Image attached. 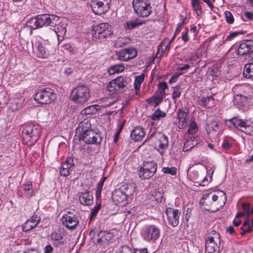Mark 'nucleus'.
<instances>
[{
  "instance_id": "obj_1",
  "label": "nucleus",
  "mask_w": 253,
  "mask_h": 253,
  "mask_svg": "<svg viewBox=\"0 0 253 253\" xmlns=\"http://www.w3.org/2000/svg\"><path fill=\"white\" fill-rule=\"evenodd\" d=\"M77 130L81 135V139L87 144H99L101 142L100 134L91 129V124L88 119L80 123Z\"/></svg>"
},
{
  "instance_id": "obj_2",
  "label": "nucleus",
  "mask_w": 253,
  "mask_h": 253,
  "mask_svg": "<svg viewBox=\"0 0 253 253\" xmlns=\"http://www.w3.org/2000/svg\"><path fill=\"white\" fill-rule=\"evenodd\" d=\"M41 132V126L38 124L25 125L22 131L23 141L29 145H33L39 140Z\"/></svg>"
},
{
  "instance_id": "obj_3",
  "label": "nucleus",
  "mask_w": 253,
  "mask_h": 253,
  "mask_svg": "<svg viewBox=\"0 0 253 253\" xmlns=\"http://www.w3.org/2000/svg\"><path fill=\"white\" fill-rule=\"evenodd\" d=\"M90 97L88 87L83 84H79L72 91L71 100L77 103L82 104L86 102Z\"/></svg>"
},
{
  "instance_id": "obj_4",
  "label": "nucleus",
  "mask_w": 253,
  "mask_h": 253,
  "mask_svg": "<svg viewBox=\"0 0 253 253\" xmlns=\"http://www.w3.org/2000/svg\"><path fill=\"white\" fill-rule=\"evenodd\" d=\"M56 97L54 89L50 87H43L39 89L35 94L34 99L39 104H48Z\"/></svg>"
},
{
  "instance_id": "obj_5",
  "label": "nucleus",
  "mask_w": 253,
  "mask_h": 253,
  "mask_svg": "<svg viewBox=\"0 0 253 253\" xmlns=\"http://www.w3.org/2000/svg\"><path fill=\"white\" fill-rule=\"evenodd\" d=\"M132 5L135 13L140 17H147L152 13L150 0H133Z\"/></svg>"
},
{
  "instance_id": "obj_6",
  "label": "nucleus",
  "mask_w": 253,
  "mask_h": 253,
  "mask_svg": "<svg viewBox=\"0 0 253 253\" xmlns=\"http://www.w3.org/2000/svg\"><path fill=\"white\" fill-rule=\"evenodd\" d=\"M130 79L126 76H121L112 80L107 85V89L112 94L122 91L130 82Z\"/></svg>"
},
{
  "instance_id": "obj_7",
  "label": "nucleus",
  "mask_w": 253,
  "mask_h": 253,
  "mask_svg": "<svg viewBox=\"0 0 253 253\" xmlns=\"http://www.w3.org/2000/svg\"><path fill=\"white\" fill-rule=\"evenodd\" d=\"M157 169V164L154 161L144 162L140 168L139 176L142 179H149L156 172Z\"/></svg>"
},
{
  "instance_id": "obj_8",
  "label": "nucleus",
  "mask_w": 253,
  "mask_h": 253,
  "mask_svg": "<svg viewBox=\"0 0 253 253\" xmlns=\"http://www.w3.org/2000/svg\"><path fill=\"white\" fill-rule=\"evenodd\" d=\"M111 3V0H91L90 6L94 14L102 15L109 10Z\"/></svg>"
},
{
  "instance_id": "obj_9",
  "label": "nucleus",
  "mask_w": 253,
  "mask_h": 253,
  "mask_svg": "<svg viewBox=\"0 0 253 253\" xmlns=\"http://www.w3.org/2000/svg\"><path fill=\"white\" fill-rule=\"evenodd\" d=\"M230 122L236 128L247 134H250L253 131L251 119H242L239 117H236L230 120Z\"/></svg>"
},
{
  "instance_id": "obj_10",
  "label": "nucleus",
  "mask_w": 253,
  "mask_h": 253,
  "mask_svg": "<svg viewBox=\"0 0 253 253\" xmlns=\"http://www.w3.org/2000/svg\"><path fill=\"white\" fill-rule=\"evenodd\" d=\"M160 229L154 225L146 226L144 229L143 232L144 239L148 242H155L160 237Z\"/></svg>"
},
{
  "instance_id": "obj_11",
  "label": "nucleus",
  "mask_w": 253,
  "mask_h": 253,
  "mask_svg": "<svg viewBox=\"0 0 253 253\" xmlns=\"http://www.w3.org/2000/svg\"><path fill=\"white\" fill-rule=\"evenodd\" d=\"M168 223L171 226L176 227L179 224L180 211L178 210L171 208L166 209Z\"/></svg>"
},
{
  "instance_id": "obj_12",
  "label": "nucleus",
  "mask_w": 253,
  "mask_h": 253,
  "mask_svg": "<svg viewBox=\"0 0 253 253\" xmlns=\"http://www.w3.org/2000/svg\"><path fill=\"white\" fill-rule=\"evenodd\" d=\"M218 197H220V198L221 199L223 198V200L222 204L220 205L219 207H215L213 208L207 209V211L214 212L218 211L219 208H221L224 205L226 201V194L225 193L222 191H218L213 193H207V199H208V200L210 201L211 199H212L213 201L215 202L217 200Z\"/></svg>"
},
{
  "instance_id": "obj_13",
  "label": "nucleus",
  "mask_w": 253,
  "mask_h": 253,
  "mask_svg": "<svg viewBox=\"0 0 253 253\" xmlns=\"http://www.w3.org/2000/svg\"><path fill=\"white\" fill-rule=\"evenodd\" d=\"M61 220L63 224L71 230L76 229L79 222L78 217L71 213L63 215Z\"/></svg>"
},
{
  "instance_id": "obj_14",
  "label": "nucleus",
  "mask_w": 253,
  "mask_h": 253,
  "mask_svg": "<svg viewBox=\"0 0 253 253\" xmlns=\"http://www.w3.org/2000/svg\"><path fill=\"white\" fill-rule=\"evenodd\" d=\"M137 51L134 48H125L116 52L118 59L122 61H126L137 56Z\"/></svg>"
},
{
  "instance_id": "obj_15",
  "label": "nucleus",
  "mask_w": 253,
  "mask_h": 253,
  "mask_svg": "<svg viewBox=\"0 0 253 253\" xmlns=\"http://www.w3.org/2000/svg\"><path fill=\"white\" fill-rule=\"evenodd\" d=\"M125 195L120 188L115 190L112 195V200L115 204H121V206H123L127 204L128 200Z\"/></svg>"
},
{
  "instance_id": "obj_16",
  "label": "nucleus",
  "mask_w": 253,
  "mask_h": 253,
  "mask_svg": "<svg viewBox=\"0 0 253 253\" xmlns=\"http://www.w3.org/2000/svg\"><path fill=\"white\" fill-rule=\"evenodd\" d=\"M40 222V217L38 215H34L30 219L27 220L22 225V230L28 232L37 226Z\"/></svg>"
},
{
  "instance_id": "obj_17",
  "label": "nucleus",
  "mask_w": 253,
  "mask_h": 253,
  "mask_svg": "<svg viewBox=\"0 0 253 253\" xmlns=\"http://www.w3.org/2000/svg\"><path fill=\"white\" fill-rule=\"evenodd\" d=\"M73 161V158L72 157H68L66 159L60 169V173L61 175L67 176L70 174L71 169L74 166Z\"/></svg>"
},
{
  "instance_id": "obj_18",
  "label": "nucleus",
  "mask_w": 253,
  "mask_h": 253,
  "mask_svg": "<svg viewBox=\"0 0 253 253\" xmlns=\"http://www.w3.org/2000/svg\"><path fill=\"white\" fill-rule=\"evenodd\" d=\"M109 25L107 23H102L99 25L93 26L92 31V40L97 41L100 38V35L106 29L107 27H109Z\"/></svg>"
},
{
  "instance_id": "obj_19",
  "label": "nucleus",
  "mask_w": 253,
  "mask_h": 253,
  "mask_svg": "<svg viewBox=\"0 0 253 253\" xmlns=\"http://www.w3.org/2000/svg\"><path fill=\"white\" fill-rule=\"evenodd\" d=\"M221 65L220 64H216L214 65L212 67H208V70L207 71V81L210 80V81H213L214 77H218L221 73Z\"/></svg>"
},
{
  "instance_id": "obj_20",
  "label": "nucleus",
  "mask_w": 253,
  "mask_h": 253,
  "mask_svg": "<svg viewBox=\"0 0 253 253\" xmlns=\"http://www.w3.org/2000/svg\"><path fill=\"white\" fill-rule=\"evenodd\" d=\"M253 47V41L250 40L243 41L241 42L238 47L237 53L238 54L244 55L250 51Z\"/></svg>"
},
{
  "instance_id": "obj_21",
  "label": "nucleus",
  "mask_w": 253,
  "mask_h": 253,
  "mask_svg": "<svg viewBox=\"0 0 253 253\" xmlns=\"http://www.w3.org/2000/svg\"><path fill=\"white\" fill-rule=\"evenodd\" d=\"M79 199L81 204L89 206L92 204L93 197L90 192L85 191L80 194Z\"/></svg>"
},
{
  "instance_id": "obj_22",
  "label": "nucleus",
  "mask_w": 253,
  "mask_h": 253,
  "mask_svg": "<svg viewBox=\"0 0 253 253\" xmlns=\"http://www.w3.org/2000/svg\"><path fill=\"white\" fill-rule=\"evenodd\" d=\"M98 236L97 243L102 244L103 243L108 244L114 237L112 233L106 231H100L98 233Z\"/></svg>"
},
{
  "instance_id": "obj_23",
  "label": "nucleus",
  "mask_w": 253,
  "mask_h": 253,
  "mask_svg": "<svg viewBox=\"0 0 253 253\" xmlns=\"http://www.w3.org/2000/svg\"><path fill=\"white\" fill-rule=\"evenodd\" d=\"M145 135V131L143 128L137 126L131 131L130 136L135 141L141 140Z\"/></svg>"
},
{
  "instance_id": "obj_24",
  "label": "nucleus",
  "mask_w": 253,
  "mask_h": 253,
  "mask_svg": "<svg viewBox=\"0 0 253 253\" xmlns=\"http://www.w3.org/2000/svg\"><path fill=\"white\" fill-rule=\"evenodd\" d=\"M188 119V112H177V120L178 121V127L180 129H182L187 126Z\"/></svg>"
},
{
  "instance_id": "obj_25",
  "label": "nucleus",
  "mask_w": 253,
  "mask_h": 253,
  "mask_svg": "<svg viewBox=\"0 0 253 253\" xmlns=\"http://www.w3.org/2000/svg\"><path fill=\"white\" fill-rule=\"evenodd\" d=\"M128 200H131L135 191V186L132 184H125L119 188Z\"/></svg>"
},
{
  "instance_id": "obj_26",
  "label": "nucleus",
  "mask_w": 253,
  "mask_h": 253,
  "mask_svg": "<svg viewBox=\"0 0 253 253\" xmlns=\"http://www.w3.org/2000/svg\"><path fill=\"white\" fill-rule=\"evenodd\" d=\"M247 97L241 94H237L234 96L233 104L237 108L240 109L247 104Z\"/></svg>"
},
{
  "instance_id": "obj_27",
  "label": "nucleus",
  "mask_w": 253,
  "mask_h": 253,
  "mask_svg": "<svg viewBox=\"0 0 253 253\" xmlns=\"http://www.w3.org/2000/svg\"><path fill=\"white\" fill-rule=\"evenodd\" d=\"M36 45L37 48V55L38 57L42 58H47L49 56V52L41 42H36Z\"/></svg>"
},
{
  "instance_id": "obj_28",
  "label": "nucleus",
  "mask_w": 253,
  "mask_h": 253,
  "mask_svg": "<svg viewBox=\"0 0 253 253\" xmlns=\"http://www.w3.org/2000/svg\"><path fill=\"white\" fill-rule=\"evenodd\" d=\"M57 35L58 40H59V37L63 38L66 33V25L62 22L60 19L59 20V23L52 30Z\"/></svg>"
},
{
  "instance_id": "obj_29",
  "label": "nucleus",
  "mask_w": 253,
  "mask_h": 253,
  "mask_svg": "<svg viewBox=\"0 0 253 253\" xmlns=\"http://www.w3.org/2000/svg\"><path fill=\"white\" fill-rule=\"evenodd\" d=\"M158 145V151L162 155L164 153V150L168 147V138L165 135H161L159 138Z\"/></svg>"
},
{
  "instance_id": "obj_30",
  "label": "nucleus",
  "mask_w": 253,
  "mask_h": 253,
  "mask_svg": "<svg viewBox=\"0 0 253 253\" xmlns=\"http://www.w3.org/2000/svg\"><path fill=\"white\" fill-rule=\"evenodd\" d=\"M243 74L247 78H250L253 76V58L249 63L245 65Z\"/></svg>"
},
{
  "instance_id": "obj_31",
  "label": "nucleus",
  "mask_w": 253,
  "mask_h": 253,
  "mask_svg": "<svg viewBox=\"0 0 253 253\" xmlns=\"http://www.w3.org/2000/svg\"><path fill=\"white\" fill-rule=\"evenodd\" d=\"M60 17L53 15L48 14L47 25V26L50 27L52 30L54 27L59 23Z\"/></svg>"
},
{
  "instance_id": "obj_32",
  "label": "nucleus",
  "mask_w": 253,
  "mask_h": 253,
  "mask_svg": "<svg viewBox=\"0 0 253 253\" xmlns=\"http://www.w3.org/2000/svg\"><path fill=\"white\" fill-rule=\"evenodd\" d=\"M27 27L29 28L31 31L33 30L41 28L38 16H37L28 20L27 23Z\"/></svg>"
},
{
  "instance_id": "obj_33",
  "label": "nucleus",
  "mask_w": 253,
  "mask_h": 253,
  "mask_svg": "<svg viewBox=\"0 0 253 253\" xmlns=\"http://www.w3.org/2000/svg\"><path fill=\"white\" fill-rule=\"evenodd\" d=\"M24 191V194L28 198L31 197L33 195V189L31 182H28L22 185Z\"/></svg>"
},
{
  "instance_id": "obj_34",
  "label": "nucleus",
  "mask_w": 253,
  "mask_h": 253,
  "mask_svg": "<svg viewBox=\"0 0 253 253\" xmlns=\"http://www.w3.org/2000/svg\"><path fill=\"white\" fill-rule=\"evenodd\" d=\"M163 99V98H161L160 99V96L155 92L154 95L147 99V101L150 105L156 107L160 102H161Z\"/></svg>"
},
{
  "instance_id": "obj_35",
  "label": "nucleus",
  "mask_w": 253,
  "mask_h": 253,
  "mask_svg": "<svg viewBox=\"0 0 253 253\" xmlns=\"http://www.w3.org/2000/svg\"><path fill=\"white\" fill-rule=\"evenodd\" d=\"M125 70V66L122 64H116L111 67L108 72L110 75H114L123 72Z\"/></svg>"
},
{
  "instance_id": "obj_36",
  "label": "nucleus",
  "mask_w": 253,
  "mask_h": 253,
  "mask_svg": "<svg viewBox=\"0 0 253 253\" xmlns=\"http://www.w3.org/2000/svg\"><path fill=\"white\" fill-rule=\"evenodd\" d=\"M168 84L165 82H161L159 83L158 84V87L159 89V91L156 92L157 94H158L160 96L161 98H164L165 96V90L166 88H168Z\"/></svg>"
},
{
  "instance_id": "obj_37",
  "label": "nucleus",
  "mask_w": 253,
  "mask_h": 253,
  "mask_svg": "<svg viewBox=\"0 0 253 253\" xmlns=\"http://www.w3.org/2000/svg\"><path fill=\"white\" fill-rule=\"evenodd\" d=\"M152 200H155L157 203H162L164 200L163 193L159 191L154 192L150 198Z\"/></svg>"
},
{
  "instance_id": "obj_38",
  "label": "nucleus",
  "mask_w": 253,
  "mask_h": 253,
  "mask_svg": "<svg viewBox=\"0 0 253 253\" xmlns=\"http://www.w3.org/2000/svg\"><path fill=\"white\" fill-rule=\"evenodd\" d=\"M218 247L214 242H211V243L207 244V252L208 253H218Z\"/></svg>"
},
{
  "instance_id": "obj_39",
  "label": "nucleus",
  "mask_w": 253,
  "mask_h": 253,
  "mask_svg": "<svg viewBox=\"0 0 253 253\" xmlns=\"http://www.w3.org/2000/svg\"><path fill=\"white\" fill-rule=\"evenodd\" d=\"M192 6L193 9L196 12L198 16L202 14L201 7L200 5L199 0H191Z\"/></svg>"
},
{
  "instance_id": "obj_40",
  "label": "nucleus",
  "mask_w": 253,
  "mask_h": 253,
  "mask_svg": "<svg viewBox=\"0 0 253 253\" xmlns=\"http://www.w3.org/2000/svg\"><path fill=\"white\" fill-rule=\"evenodd\" d=\"M38 16L39 18L40 27L42 28L44 26L47 27L48 21V14H41L38 15Z\"/></svg>"
},
{
  "instance_id": "obj_41",
  "label": "nucleus",
  "mask_w": 253,
  "mask_h": 253,
  "mask_svg": "<svg viewBox=\"0 0 253 253\" xmlns=\"http://www.w3.org/2000/svg\"><path fill=\"white\" fill-rule=\"evenodd\" d=\"M195 144H196V143L194 142V141L192 139V137L190 139L187 140V141L184 143L183 146V151H188L193 148Z\"/></svg>"
},
{
  "instance_id": "obj_42",
  "label": "nucleus",
  "mask_w": 253,
  "mask_h": 253,
  "mask_svg": "<svg viewBox=\"0 0 253 253\" xmlns=\"http://www.w3.org/2000/svg\"><path fill=\"white\" fill-rule=\"evenodd\" d=\"M143 23V22H139V20H135L134 21L127 22L126 23V26L128 29L131 30L142 25Z\"/></svg>"
},
{
  "instance_id": "obj_43",
  "label": "nucleus",
  "mask_w": 253,
  "mask_h": 253,
  "mask_svg": "<svg viewBox=\"0 0 253 253\" xmlns=\"http://www.w3.org/2000/svg\"><path fill=\"white\" fill-rule=\"evenodd\" d=\"M181 88L180 85H176L173 87V92L172 93V97L173 99H176L181 95Z\"/></svg>"
},
{
  "instance_id": "obj_44",
  "label": "nucleus",
  "mask_w": 253,
  "mask_h": 253,
  "mask_svg": "<svg viewBox=\"0 0 253 253\" xmlns=\"http://www.w3.org/2000/svg\"><path fill=\"white\" fill-rule=\"evenodd\" d=\"M162 171L166 174L175 175L177 172V169L175 167H164L162 169Z\"/></svg>"
},
{
  "instance_id": "obj_45",
  "label": "nucleus",
  "mask_w": 253,
  "mask_h": 253,
  "mask_svg": "<svg viewBox=\"0 0 253 253\" xmlns=\"http://www.w3.org/2000/svg\"><path fill=\"white\" fill-rule=\"evenodd\" d=\"M144 77L145 75L143 73L137 76L135 79L134 86H136L137 88L139 86L140 87L141 84L144 81Z\"/></svg>"
},
{
  "instance_id": "obj_46",
  "label": "nucleus",
  "mask_w": 253,
  "mask_h": 253,
  "mask_svg": "<svg viewBox=\"0 0 253 253\" xmlns=\"http://www.w3.org/2000/svg\"><path fill=\"white\" fill-rule=\"evenodd\" d=\"M112 33L113 32L111 30V26L109 25V27L106 28V29L105 30L103 33H102V35H100V38H99L98 40H104L105 39L110 36Z\"/></svg>"
},
{
  "instance_id": "obj_47",
  "label": "nucleus",
  "mask_w": 253,
  "mask_h": 253,
  "mask_svg": "<svg viewBox=\"0 0 253 253\" xmlns=\"http://www.w3.org/2000/svg\"><path fill=\"white\" fill-rule=\"evenodd\" d=\"M50 237L51 240L54 241L61 240L63 239V236L62 235L61 233L59 231L53 232L50 234Z\"/></svg>"
},
{
  "instance_id": "obj_48",
  "label": "nucleus",
  "mask_w": 253,
  "mask_h": 253,
  "mask_svg": "<svg viewBox=\"0 0 253 253\" xmlns=\"http://www.w3.org/2000/svg\"><path fill=\"white\" fill-rule=\"evenodd\" d=\"M198 130L197 124L195 121H191V122L189 126L188 132L190 134H194Z\"/></svg>"
},
{
  "instance_id": "obj_49",
  "label": "nucleus",
  "mask_w": 253,
  "mask_h": 253,
  "mask_svg": "<svg viewBox=\"0 0 253 253\" xmlns=\"http://www.w3.org/2000/svg\"><path fill=\"white\" fill-rule=\"evenodd\" d=\"M165 116L166 113L164 112H154L152 116V119L154 121H157Z\"/></svg>"
},
{
  "instance_id": "obj_50",
  "label": "nucleus",
  "mask_w": 253,
  "mask_h": 253,
  "mask_svg": "<svg viewBox=\"0 0 253 253\" xmlns=\"http://www.w3.org/2000/svg\"><path fill=\"white\" fill-rule=\"evenodd\" d=\"M106 178L103 177L98 183L96 190V195L100 196L104 185V181Z\"/></svg>"
},
{
  "instance_id": "obj_51",
  "label": "nucleus",
  "mask_w": 253,
  "mask_h": 253,
  "mask_svg": "<svg viewBox=\"0 0 253 253\" xmlns=\"http://www.w3.org/2000/svg\"><path fill=\"white\" fill-rule=\"evenodd\" d=\"M246 33V32L242 30L239 32H234L229 34L227 37L226 41H230L238 35H243Z\"/></svg>"
},
{
  "instance_id": "obj_52",
  "label": "nucleus",
  "mask_w": 253,
  "mask_h": 253,
  "mask_svg": "<svg viewBox=\"0 0 253 253\" xmlns=\"http://www.w3.org/2000/svg\"><path fill=\"white\" fill-rule=\"evenodd\" d=\"M224 14L227 22L229 24L233 23L234 22V19L231 12L229 11H226Z\"/></svg>"
},
{
  "instance_id": "obj_53",
  "label": "nucleus",
  "mask_w": 253,
  "mask_h": 253,
  "mask_svg": "<svg viewBox=\"0 0 253 253\" xmlns=\"http://www.w3.org/2000/svg\"><path fill=\"white\" fill-rule=\"evenodd\" d=\"M101 209V205L98 204L96 206H95L93 209L92 210V211L90 214V219H93L94 218L97 214L98 213L99 211Z\"/></svg>"
},
{
  "instance_id": "obj_54",
  "label": "nucleus",
  "mask_w": 253,
  "mask_h": 253,
  "mask_svg": "<svg viewBox=\"0 0 253 253\" xmlns=\"http://www.w3.org/2000/svg\"><path fill=\"white\" fill-rule=\"evenodd\" d=\"M139 208L137 207H134L130 209L129 210H127L126 211V215L128 216L130 215L131 216H135L138 213V210Z\"/></svg>"
},
{
  "instance_id": "obj_55",
  "label": "nucleus",
  "mask_w": 253,
  "mask_h": 253,
  "mask_svg": "<svg viewBox=\"0 0 253 253\" xmlns=\"http://www.w3.org/2000/svg\"><path fill=\"white\" fill-rule=\"evenodd\" d=\"M118 253H132V251L128 246L124 245L121 247Z\"/></svg>"
},
{
  "instance_id": "obj_56",
  "label": "nucleus",
  "mask_w": 253,
  "mask_h": 253,
  "mask_svg": "<svg viewBox=\"0 0 253 253\" xmlns=\"http://www.w3.org/2000/svg\"><path fill=\"white\" fill-rule=\"evenodd\" d=\"M62 47L63 50L66 51H68L72 54H74L75 50L74 48L69 43H66L63 45Z\"/></svg>"
},
{
  "instance_id": "obj_57",
  "label": "nucleus",
  "mask_w": 253,
  "mask_h": 253,
  "mask_svg": "<svg viewBox=\"0 0 253 253\" xmlns=\"http://www.w3.org/2000/svg\"><path fill=\"white\" fill-rule=\"evenodd\" d=\"M124 123L122 124L120 126L119 129L116 132L114 137V140H113L114 142H115V143L117 142V141L118 140L119 136L120 133L124 127Z\"/></svg>"
},
{
  "instance_id": "obj_58",
  "label": "nucleus",
  "mask_w": 253,
  "mask_h": 253,
  "mask_svg": "<svg viewBox=\"0 0 253 253\" xmlns=\"http://www.w3.org/2000/svg\"><path fill=\"white\" fill-rule=\"evenodd\" d=\"M214 105V101L213 97L211 96L207 97V108H210Z\"/></svg>"
},
{
  "instance_id": "obj_59",
  "label": "nucleus",
  "mask_w": 253,
  "mask_h": 253,
  "mask_svg": "<svg viewBox=\"0 0 253 253\" xmlns=\"http://www.w3.org/2000/svg\"><path fill=\"white\" fill-rule=\"evenodd\" d=\"M87 109H89L90 111H99L101 110V108L100 106L98 105H93L86 107L82 111H86Z\"/></svg>"
},
{
  "instance_id": "obj_60",
  "label": "nucleus",
  "mask_w": 253,
  "mask_h": 253,
  "mask_svg": "<svg viewBox=\"0 0 253 253\" xmlns=\"http://www.w3.org/2000/svg\"><path fill=\"white\" fill-rule=\"evenodd\" d=\"M242 207L245 213L249 215L250 214L251 210L250 205L249 203H243L242 204Z\"/></svg>"
},
{
  "instance_id": "obj_61",
  "label": "nucleus",
  "mask_w": 253,
  "mask_h": 253,
  "mask_svg": "<svg viewBox=\"0 0 253 253\" xmlns=\"http://www.w3.org/2000/svg\"><path fill=\"white\" fill-rule=\"evenodd\" d=\"M207 174L209 175L210 177V182H211L212 179V175L215 170L214 167H211L210 169L207 168Z\"/></svg>"
},
{
  "instance_id": "obj_62",
  "label": "nucleus",
  "mask_w": 253,
  "mask_h": 253,
  "mask_svg": "<svg viewBox=\"0 0 253 253\" xmlns=\"http://www.w3.org/2000/svg\"><path fill=\"white\" fill-rule=\"evenodd\" d=\"M53 248L51 245H48L43 249L44 253H52Z\"/></svg>"
},
{
  "instance_id": "obj_63",
  "label": "nucleus",
  "mask_w": 253,
  "mask_h": 253,
  "mask_svg": "<svg viewBox=\"0 0 253 253\" xmlns=\"http://www.w3.org/2000/svg\"><path fill=\"white\" fill-rule=\"evenodd\" d=\"M206 2L208 7L210 9V11H212L216 14L215 10L216 9V8L213 6V4L211 2L210 0H207Z\"/></svg>"
},
{
  "instance_id": "obj_64",
  "label": "nucleus",
  "mask_w": 253,
  "mask_h": 253,
  "mask_svg": "<svg viewBox=\"0 0 253 253\" xmlns=\"http://www.w3.org/2000/svg\"><path fill=\"white\" fill-rule=\"evenodd\" d=\"M222 148L226 150L229 149L231 147V144L227 141H224L222 144Z\"/></svg>"
}]
</instances>
